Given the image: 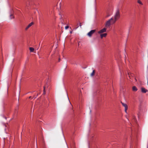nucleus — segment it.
I'll list each match as a JSON object with an SVG mask.
<instances>
[{
    "instance_id": "obj_8",
    "label": "nucleus",
    "mask_w": 148,
    "mask_h": 148,
    "mask_svg": "<svg viewBox=\"0 0 148 148\" xmlns=\"http://www.w3.org/2000/svg\"><path fill=\"white\" fill-rule=\"evenodd\" d=\"M141 92H142L145 93L147 91V90L145 88L142 87L141 88Z\"/></svg>"
},
{
    "instance_id": "obj_21",
    "label": "nucleus",
    "mask_w": 148,
    "mask_h": 148,
    "mask_svg": "<svg viewBox=\"0 0 148 148\" xmlns=\"http://www.w3.org/2000/svg\"><path fill=\"white\" fill-rule=\"evenodd\" d=\"M80 42V41L79 42H78V45H79V43Z\"/></svg>"
},
{
    "instance_id": "obj_3",
    "label": "nucleus",
    "mask_w": 148,
    "mask_h": 148,
    "mask_svg": "<svg viewBox=\"0 0 148 148\" xmlns=\"http://www.w3.org/2000/svg\"><path fill=\"white\" fill-rule=\"evenodd\" d=\"M96 31V30L95 29L91 30L87 34V36L89 37H91L92 35Z\"/></svg>"
},
{
    "instance_id": "obj_26",
    "label": "nucleus",
    "mask_w": 148,
    "mask_h": 148,
    "mask_svg": "<svg viewBox=\"0 0 148 148\" xmlns=\"http://www.w3.org/2000/svg\"><path fill=\"white\" fill-rule=\"evenodd\" d=\"M67 97H68V99H69V98H68V96H67Z\"/></svg>"
},
{
    "instance_id": "obj_14",
    "label": "nucleus",
    "mask_w": 148,
    "mask_h": 148,
    "mask_svg": "<svg viewBox=\"0 0 148 148\" xmlns=\"http://www.w3.org/2000/svg\"><path fill=\"white\" fill-rule=\"evenodd\" d=\"M10 17L11 19L12 18H14V16H13L12 14H11L10 16Z\"/></svg>"
},
{
    "instance_id": "obj_19",
    "label": "nucleus",
    "mask_w": 148,
    "mask_h": 148,
    "mask_svg": "<svg viewBox=\"0 0 148 148\" xmlns=\"http://www.w3.org/2000/svg\"><path fill=\"white\" fill-rule=\"evenodd\" d=\"M46 93L45 91H43V94L45 95Z\"/></svg>"
},
{
    "instance_id": "obj_6",
    "label": "nucleus",
    "mask_w": 148,
    "mask_h": 148,
    "mask_svg": "<svg viewBox=\"0 0 148 148\" xmlns=\"http://www.w3.org/2000/svg\"><path fill=\"white\" fill-rule=\"evenodd\" d=\"M34 24V23L33 22L29 24L28 26L25 28V29L27 30L29 27L32 26Z\"/></svg>"
},
{
    "instance_id": "obj_5",
    "label": "nucleus",
    "mask_w": 148,
    "mask_h": 148,
    "mask_svg": "<svg viewBox=\"0 0 148 148\" xmlns=\"http://www.w3.org/2000/svg\"><path fill=\"white\" fill-rule=\"evenodd\" d=\"M122 106L125 107V111L126 113H127V110L128 109L127 105L125 103H124L122 102H121Z\"/></svg>"
},
{
    "instance_id": "obj_25",
    "label": "nucleus",
    "mask_w": 148,
    "mask_h": 148,
    "mask_svg": "<svg viewBox=\"0 0 148 148\" xmlns=\"http://www.w3.org/2000/svg\"><path fill=\"white\" fill-rule=\"evenodd\" d=\"M60 59H59V61H60Z\"/></svg>"
},
{
    "instance_id": "obj_2",
    "label": "nucleus",
    "mask_w": 148,
    "mask_h": 148,
    "mask_svg": "<svg viewBox=\"0 0 148 148\" xmlns=\"http://www.w3.org/2000/svg\"><path fill=\"white\" fill-rule=\"evenodd\" d=\"M111 22L113 23V18H112L106 22L105 26L106 27H109L111 25Z\"/></svg>"
},
{
    "instance_id": "obj_22",
    "label": "nucleus",
    "mask_w": 148,
    "mask_h": 148,
    "mask_svg": "<svg viewBox=\"0 0 148 148\" xmlns=\"http://www.w3.org/2000/svg\"><path fill=\"white\" fill-rule=\"evenodd\" d=\"M31 98V96L29 97V98Z\"/></svg>"
},
{
    "instance_id": "obj_16",
    "label": "nucleus",
    "mask_w": 148,
    "mask_h": 148,
    "mask_svg": "<svg viewBox=\"0 0 148 148\" xmlns=\"http://www.w3.org/2000/svg\"><path fill=\"white\" fill-rule=\"evenodd\" d=\"M60 16H61V17H60V19H61L62 18V15L61 14H60Z\"/></svg>"
},
{
    "instance_id": "obj_23",
    "label": "nucleus",
    "mask_w": 148,
    "mask_h": 148,
    "mask_svg": "<svg viewBox=\"0 0 148 148\" xmlns=\"http://www.w3.org/2000/svg\"><path fill=\"white\" fill-rule=\"evenodd\" d=\"M78 27V26L76 28V29H77Z\"/></svg>"
},
{
    "instance_id": "obj_12",
    "label": "nucleus",
    "mask_w": 148,
    "mask_h": 148,
    "mask_svg": "<svg viewBox=\"0 0 148 148\" xmlns=\"http://www.w3.org/2000/svg\"><path fill=\"white\" fill-rule=\"evenodd\" d=\"M128 74L129 75V78H130V79H131V76L132 77L133 76L132 75V74L130 73H128Z\"/></svg>"
},
{
    "instance_id": "obj_4",
    "label": "nucleus",
    "mask_w": 148,
    "mask_h": 148,
    "mask_svg": "<svg viewBox=\"0 0 148 148\" xmlns=\"http://www.w3.org/2000/svg\"><path fill=\"white\" fill-rule=\"evenodd\" d=\"M106 31V28H104L103 29H102L99 31L98 32V33L99 34H101L102 33H103L105 32Z\"/></svg>"
},
{
    "instance_id": "obj_1",
    "label": "nucleus",
    "mask_w": 148,
    "mask_h": 148,
    "mask_svg": "<svg viewBox=\"0 0 148 148\" xmlns=\"http://www.w3.org/2000/svg\"><path fill=\"white\" fill-rule=\"evenodd\" d=\"M120 17V14L119 10H117L115 13V14L114 16V20L113 19V23H114L116 21L119 19Z\"/></svg>"
},
{
    "instance_id": "obj_27",
    "label": "nucleus",
    "mask_w": 148,
    "mask_h": 148,
    "mask_svg": "<svg viewBox=\"0 0 148 148\" xmlns=\"http://www.w3.org/2000/svg\"><path fill=\"white\" fill-rule=\"evenodd\" d=\"M147 69H148V66H147Z\"/></svg>"
},
{
    "instance_id": "obj_15",
    "label": "nucleus",
    "mask_w": 148,
    "mask_h": 148,
    "mask_svg": "<svg viewBox=\"0 0 148 148\" xmlns=\"http://www.w3.org/2000/svg\"><path fill=\"white\" fill-rule=\"evenodd\" d=\"M69 27V26H66L65 27V29H67Z\"/></svg>"
},
{
    "instance_id": "obj_13",
    "label": "nucleus",
    "mask_w": 148,
    "mask_h": 148,
    "mask_svg": "<svg viewBox=\"0 0 148 148\" xmlns=\"http://www.w3.org/2000/svg\"><path fill=\"white\" fill-rule=\"evenodd\" d=\"M137 2H138V3H139V4H140L141 5H142L143 4V3H142V2H141V1L140 0H138V1H137Z\"/></svg>"
},
{
    "instance_id": "obj_18",
    "label": "nucleus",
    "mask_w": 148,
    "mask_h": 148,
    "mask_svg": "<svg viewBox=\"0 0 148 148\" xmlns=\"http://www.w3.org/2000/svg\"><path fill=\"white\" fill-rule=\"evenodd\" d=\"M45 86H44V89H43V91H45Z\"/></svg>"
},
{
    "instance_id": "obj_11",
    "label": "nucleus",
    "mask_w": 148,
    "mask_h": 148,
    "mask_svg": "<svg viewBox=\"0 0 148 148\" xmlns=\"http://www.w3.org/2000/svg\"><path fill=\"white\" fill-rule=\"evenodd\" d=\"M29 50H30V52H33L34 50V48L33 47H29Z\"/></svg>"
},
{
    "instance_id": "obj_20",
    "label": "nucleus",
    "mask_w": 148,
    "mask_h": 148,
    "mask_svg": "<svg viewBox=\"0 0 148 148\" xmlns=\"http://www.w3.org/2000/svg\"><path fill=\"white\" fill-rule=\"evenodd\" d=\"M70 33L71 34L72 33V31H70Z\"/></svg>"
},
{
    "instance_id": "obj_24",
    "label": "nucleus",
    "mask_w": 148,
    "mask_h": 148,
    "mask_svg": "<svg viewBox=\"0 0 148 148\" xmlns=\"http://www.w3.org/2000/svg\"><path fill=\"white\" fill-rule=\"evenodd\" d=\"M135 80L136 81V79H135Z\"/></svg>"
},
{
    "instance_id": "obj_7",
    "label": "nucleus",
    "mask_w": 148,
    "mask_h": 148,
    "mask_svg": "<svg viewBox=\"0 0 148 148\" xmlns=\"http://www.w3.org/2000/svg\"><path fill=\"white\" fill-rule=\"evenodd\" d=\"M107 33L102 34H100V37L101 38H102L103 37H105L107 35Z\"/></svg>"
},
{
    "instance_id": "obj_17",
    "label": "nucleus",
    "mask_w": 148,
    "mask_h": 148,
    "mask_svg": "<svg viewBox=\"0 0 148 148\" xmlns=\"http://www.w3.org/2000/svg\"><path fill=\"white\" fill-rule=\"evenodd\" d=\"M79 26H80V28H82V24H81V23H80Z\"/></svg>"
},
{
    "instance_id": "obj_9",
    "label": "nucleus",
    "mask_w": 148,
    "mask_h": 148,
    "mask_svg": "<svg viewBox=\"0 0 148 148\" xmlns=\"http://www.w3.org/2000/svg\"><path fill=\"white\" fill-rule=\"evenodd\" d=\"M132 89L134 91H136L138 90L137 88L135 86H133L132 88Z\"/></svg>"
},
{
    "instance_id": "obj_10",
    "label": "nucleus",
    "mask_w": 148,
    "mask_h": 148,
    "mask_svg": "<svg viewBox=\"0 0 148 148\" xmlns=\"http://www.w3.org/2000/svg\"><path fill=\"white\" fill-rule=\"evenodd\" d=\"M95 71L94 70H93L92 72L90 74V76H93L95 74Z\"/></svg>"
}]
</instances>
